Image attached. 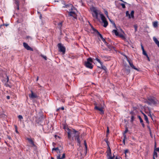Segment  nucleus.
<instances>
[{
	"mask_svg": "<svg viewBox=\"0 0 159 159\" xmlns=\"http://www.w3.org/2000/svg\"><path fill=\"white\" fill-rule=\"evenodd\" d=\"M143 102L149 105H155L158 102L157 100L154 97H148L147 99H144Z\"/></svg>",
	"mask_w": 159,
	"mask_h": 159,
	"instance_id": "obj_1",
	"label": "nucleus"
},
{
	"mask_svg": "<svg viewBox=\"0 0 159 159\" xmlns=\"http://www.w3.org/2000/svg\"><path fill=\"white\" fill-rule=\"evenodd\" d=\"M1 77L2 78L1 80L2 82H6L5 84V85L7 87H8L10 88H11V85L8 84L9 78L8 76H7L6 73H5L2 75H1Z\"/></svg>",
	"mask_w": 159,
	"mask_h": 159,
	"instance_id": "obj_2",
	"label": "nucleus"
},
{
	"mask_svg": "<svg viewBox=\"0 0 159 159\" xmlns=\"http://www.w3.org/2000/svg\"><path fill=\"white\" fill-rule=\"evenodd\" d=\"M93 62V59L91 57H89L87 59L84 63V65L88 68L92 69L93 67V65L92 63Z\"/></svg>",
	"mask_w": 159,
	"mask_h": 159,
	"instance_id": "obj_3",
	"label": "nucleus"
},
{
	"mask_svg": "<svg viewBox=\"0 0 159 159\" xmlns=\"http://www.w3.org/2000/svg\"><path fill=\"white\" fill-rule=\"evenodd\" d=\"M66 132L67 133L68 139H71L72 134L76 135V133H78L77 131L72 128H67V130H66Z\"/></svg>",
	"mask_w": 159,
	"mask_h": 159,
	"instance_id": "obj_4",
	"label": "nucleus"
},
{
	"mask_svg": "<svg viewBox=\"0 0 159 159\" xmlns=\"http://www.w3.org/2000/svg\"><path fill=\"white\" fill-rule=\"evenodd\" d=\"M94 105H95V107L94 109L95 110L98 111H100V114H103L104 113V111L103 110L104 108L102 106L101 104H97L96 103H94Z\"/></svg>",
	"mask_w": 159,
	"mask_h": 159,
	"instance_id": "obj_5",
	"label": "nucleus"
},
{
	"mask_svg": "<svg viewBox=\"0 0 159 159\" xmlns=\"http://www.w3.org/2000/svg\"><path fill=\"white\" fill-rule=\"evenodd\" d=\"M91 11L92 12V14L93 16L95 19L99 20L98 18V10L95 7H93L91 9Z\"/></svg>",
	"mask_w": 159,
	"mask_h": 159,
	"instance_id": "obj_6",
	"label": "nucleus"
},
{
	"mask_svg": "<svg viewBox=\"0 0 159 159\" xmlns=\"http://www.w3.org/2000/svg\"><path fill=\"white\" fill-rule=\"evenodd\" d=\"M100 17L102 21V22L104 23V25L103 26L104 27H106L108 25V23L107 21V20L105 16L102 14H100Z\"/></svg>",
	"mask_w": 159,
	"mask_h": 159,
	"instance_id": "obj_7",
	"label": "nucleus"
},
{
	"mask_svg": "<svg viewBox=\"0 0 159 159\" xmlns=\"http://www.w3.org/2000/svg\"><path fill=\"white\" fill-rule=\"evenodd\" d=\"M57 47L60 52H62L63 54L65 53L66 52V48L61 43H58L57 44Z\"/></svg>",
	"mask_w": 159,
	"mask_h": 159,
	"instance_id": "obj_8",
	"label": "nucleus"
},
{
	"mask_svg": "<svg viewBox=\"0 0 159 159\" xmlns=\"http://www.w3.org/2000/svg\"><path fill=\"white\" fill-rule=\"evenodd\" d=\"M63 7L66 8L69 10V11L72 10H76L73 5L71 4H64V6H63Z\"/></svg>",
	"mask_w": 159,
	"mask_h": 159,
	"instance_id": "obj_9",
	"label": "nucleus"
},
{
	"mask_svg": "<svg viewBox=\"0 0 159 159\" xmlns=\"http://www.w3.org/2000/svg\"><path fill=\"white\" fill-rule=\"evenodd\" d=\"M75 10H72L70 11H67V12L68 13V16H72L73 17L74 19L77 18V15L75 12Z\"/></svg>",
	"mask_w": 159,
	"mask_h": 159,
	"instance_id": "obj_10",
	"label": "nucleus"
},
{
	"mask_svg": "<svg viewBox=\"0 0 159 159\" xmlns=\"http://www.w3.org/2000/svg\"><path fill=\"white\" fill-rule=\"evenodd\" d=\"M126 58H127V57L125 56ZM127 61L128 62L130 66L133 69L137 71H139V70L135 67L134 65L133 64V63L132 62V61L130 59H128V58H127Z\"/></svg>",
	"mask_w": 159,
	"mask_h": 159,
	"instance_id": "obj_11",
	"label": "nucleus"
},
{
	"mask_svg": "<svg viewBox=\"0 0 159 159\" xmlns=\"http://www.w3.org/2000/svg\"><path fill=\"white\" fill-rule=\"evenodd\" d=\"M95 60L100 64L101 65V67H100V68L103 69L105 70H107V68L105 66H103V63L100 61V59H99L97 57H96L95 58Z\"/></svg>",
	"mask_w": 159,
	"mask_h": 159,
	"instance_id": "obj_12",
	"label": "nucleus"
},
{
	"mask_svg": "<svg viewBox=\"0 0 159 159\" xmlns=\"http://www.w3.org/2000/svg\"><path fill=\"white\" fill-rule=\"evenodd\" d=\"M23 46L24 48L28 50L33 51V49L30 47L28 44L25 42L23 43Z\"/></svg>",
	"mask_w": 159,
	"mask_h": 159,
	"instance_id": "obj_13",
	"label": "nucleus"
},
{
	"mask_svg": "<svg viewBox=\"0 0 159 159\" xmlns=\"http://www.w3.org/2000/svg\"><path fill=\"white\" fill-rule=\"evenodd\" d=\"M30 91L31 94H29V97L30 98L34 99L38 98V96L36 94L34 93L32 90Z\"/></svg>",
	"mask_w": 159,
	"mask_h": 159,
	"instance_id": "obj_14",
	"label": "nucleus"
},
{
	"mask_svg": "<svg viewBox=\"0 0 159 159\" xmlns=\"http://www.w3.org/2000/svg\"><path fill=\"white\" fill-rule=\"evenodd\" d=\"M74 137H75V139L77 141L78 143L80 144L81 143V142L80 140L79 134L78 133L77 135H74Z\"/></svg>",
	"mask_w": 159,
	"mask_h": 159,
	"instance_id": "obj_15",
	"label": "nucleus"
},
{
	"mask_svg": "<svg viewBox=\"0 0 159 159\" xmlns=\"http://www.w3.org/2000/svg\"><path fill=\"white\" fill-rule=\"evenodd\" d=\"M106 152L107 157L111 156V151L109 147V148H108Z\"/></svg>",
	"mask_w": 159,
	"mask_h": 159,
	"instance_id": "obj_16",
	"label": "nucleus"
},
{
	"mask_svg": "<svg viewBox=\"0 0 159 159\" xmlns=\"http://www.w3.org/2000/svg\"><path fill=\"white\" fill-rule=\"evenodd\" d=\"M26 139L28 141L29 143L31 145H32L33 143H34V139H31V138H26Z\"/></svg>",
	"mask_w": 159,
	"mask_h": 159,
	"instance_id": "obj_17",
	"label": "nucleus"
},
{
	"mask_svg": "<svg viewBox=\"0 0 159 159\" xmlns=\"http://www.w3.org/2000/svg\"><path fill=\"white\" fill-rule=\"evenodd\" d=\"M63 24V21H61L57 24V27L58 28L60 31L61 30Z\"/></svg>",
	"mask_w": 159,
	"mask_h": 159,
	"instance_id": "obj_18",
	"label": "nucleus"
},
{
	"mask_svg": "<svg viewBox=\"0 0 159 159\" xmlns=\"http://www.w3.org/2000/svg\"><path fill=\"white\" fill-rule=\"evenodd\" d=\"M153 39L155 43L157 45L158 47L159 48V41L155 37H153Z\"/></svg>",
	"mask_w": 159,
	"mask_h": 159,
	"instance_id": "obj_19",
	"label": "nucleus"
},
{
	"mask_svg": "<svg viewBox=\"0 0 159 159\" xmlns=\"http://www.w3.org/2000/svg\"><path fill=\"white\" fill-rule=\"evenodd\" d=\"M125 70L126 74H129L130 72V70L129 68V66H126Z\"/></svg>",
	"mask_w": 159,
	"mask_h": 159,
	"instance_id": "obj_20",
	"label": "nucleus"
},
{
	"mask_svg": "<svg viewBox=\"0 0 159 159\" xmlns=\"http://www.w3.org/2000/svg\"><path fill=\"white\" fill-rule=\"evenodd\" d=\"M65 157V154L63 153L62 154V156L61 157L60 155H59L57 156V159H64Z\"/></svg>",
	"mask_w": 159,
	"mask_h": 159,
	"instance_id": "obj_21",
	"label": "nucleus"
},
{
	"mask_svg": "<svg viewBox=\"0 0 159 159\" xmlns=\"http://www.w3.org/2000/svg\"><path fill=\"white\" fill-rule=\"evenodd\" d=\"M143 114L144 116V120L146 121V123L148 124H149V122L148 121V118L147 116L144 113H143Z\"/></svg>",
	"mask_w": 159,
	"mask_h": 159,
	"instance_id": "obj_22",
	"label": "nucleus"
},
{
	"mask_svg": "<svg viewBox=\"0 0 159 159\" xmlns=\"http://www.w3.org/2000/svg\"><path fill=\"white\" fill-rule=\"evenodd\" d=\"M52 152H53V151H55L57 153H58V152L60 153V151L58 147L53 148L52 149Z\"/></svg>",
	"mask_w": 159,
	"mask_h": 159,
	"instance_id": "obj_23",
	"label": "nucleus"
},
{
	"mask_svg": "<svg viewBox=\"0 0 159 159\" xmlns=\"http://www.w3.org/2000/svg\"><path fill=\"white\" fill-rule=\"evenodd\" d=\"M118 36H119L122 39H123V40H125L126 39V38L125 37V36H124V35L122 34H119V35Z\"/></svg>",
	"mask_w": 159,
	"mask_h": 159,
	"instance_id": "obj_24",
	"label": "nucleus"
},
{
	"mask_svg": "<svg viewBox=\"0 0 159 159\" xmlns=\"http://www.w3.org/2000/svg\"><path fill=\"white\" fill-rule=\"evenodd\" d=\"M112 32L113 33H114L115 35L116 36H118L119 35V33L116 30H113L112 31Z\"/></svg>",
	"mask_w": 159,
	"mask_h": 159,
	"instance_id": "obj_25",
	"label": "nucleus"
},
{
	"mask_svg": "<svg viewBox=\"0 0 159 159\" xmlns=\"http://www.w3.org/2000/svg\"><path fill=\"white\" fill-rule=\"evenodd\" d=\"M106 45L107 46L108 48L111 50H112L113 48H114V47L111 44H107Z\"/></svg>",
	"mask_w": 159,
	"mask_h": 159,
	"instance_id": "obj_26",
	"label": "nucleus"
},
{
	"mask_svg": "<svg viewBox=\"0 0 159 159\" xmlns=\"http://www.w3.org/2000/svg\"><path fill=\"white\" fill-rule=\"evenodd\" d=\"M134 11H131L130 14V18H134Z\"/></svg>",
	"mask_w": 159,
	"mask_h": 159,
	"instance_id": "obj_27",
	"label": "nucleus"
},
{
	"mask_svg": "<svg viewBox=\"0 0 159 159\" xmlns=\"http://www.w3.org/2000/svg\"><path fill=\"white\" fill-rule=\"evenodd\" d=\"M135 119V117L134 116H133V115L132 116H131V118L130 122L132 123H133L134 120Z\"/></svg>",
	"mask_w": 159,
	"mask_h": 159,
	"instance_id": "obj_28",
	"label": "nucleus"
},
{
	"mask_svg": "<svg viewBox=\"0 0 159 159\" xmlns=\"http://www.w3.org/2000/svg\"><path fill=\"white\" fill-rule=\"evenodd\" d=\"M155 157H157V152L154 150V152H153V159H155Z\"/></svg>",
	"mask_w": 159,
	"mask_h": 159,
	"instance_id": "obj_29",
	"label": "nucleus"
},
{
	"mask_svg": "<svg viewBox=\"0 0 159 159\" xmlns=\"http://www.w3.org/2000/svg\"><path fill=\"white\" fill-rule=\"evenodd\" d=\"M153 26L154 27H156L158 26V23L157 21H155L153 23Z\"/></svg>",
	"mask_w": 159,
	"mask_h": 159,
	"instance_id": "obj_30",
	"label": "nucleus"
},
{
	"mask_svg": "<svg viewBox=\"0 0 159 159\" xmlns=\"http://www.w3.org/2000/svg\"><path fill=\"white\" fill-rule=\"evenodd\" d=\"M154 147H155V149H154V150L155 151H156V152H159V148H156V143H155V145H154Z\"/></svg>",
	"mask_w": 159,
	"mask_h": 159,
	"instance_id": "obj_31",
	"label": "nucleus"
},
{
	"mask_svg": "<svg viewBox=\"0 0 159 159\" xmlns=\"http://www.w3.org/2000/svg\"><path fill=\"white\" fill-rule=\"evenodd\" d=\"M124 136V139L123 141V143L124 144H125V140L126 139V135L125 134H123Z\"/></svg>",
	"mask_w": 159,
	"mask_h": 159,
	"instance_id": "obj_32",
	"label": "nucleus"
},
{
	"mask_svg": "<svg viewBox=\"0 0 159 159\" xmlns=\"http://www.w3.org/2000/svg\"><path fill=\"white\" fill-rule=\"evenodd\" d=\"M126 15L127 16H128L129 18H130V14H129V11H127L126 12Z\"/></svg>",
	"mask_w": 159,
	"mask_h": 159,
	"instance_id": "obj_33",
	"label": "nucleus"
},
{
	"mask_svg": "<svg viewBox=\"0 0 159 159\" xmlns=\"http://www.w3.org/2000/svg\"><path fill=\"white\" fill-rule=\"evenodd\" d=\"M15 3L16 6H19V1L18 0H15Z\"/></svg>",
	"mask_w": 159,
	"mask_h": 159,
	"instance_id": "obj_34",
	"label": "nucleus"
},
{
	"mask_svg": "<svg viewBox=\"0 0 159 159\" xmlns=\"http://www.w3.org/2000/svg\"><path fill=\"white\" fill-rule=\"evenodd\" d=\"M97 34L99 35V36L101 38V39H102H102H103V37H102V35L99 32L98 34Z\"/></svg>",
	"mask_w": 159,
	"mask_h": 159,
	"instance_id": "obj_35",
	"label": "nucleus"
},
{
	"mask_svg": "<svg viewBox=\"0 0 159 159\" xmlns=\"http://www.w3.org/2000/svg\"><path fill=\"white\" fill-rule=\"evenodd\" d=\"M14 126L15 129V131L17 134H19V132L17 130V127L16 125H15Z\"/></svg>",
	"mask_w": 159,
	"mask_h": 159,
	"instance_id": "obj_36",
	"label": "nucleus"
},
{
	"mask_svg": "<svg viewBox=\"0 0 159 159\" xmlns=\"http://www.w3.org/2000/svg\"><path fill=\"white\" fill-rule=\"evenodd\" d=\"M138 117L140 120V123H142L143 122V120L142 119V118H141V116H138Z\"/></svg>",
	"mask_w": 159,
	"mask_h": 159,
	"instance_id": "obj_37",
	"label": "nucleus"
},
{
	"mask_svg": "<svg viewBox=\"0 0 159 159\" xmlns=\"http://www.w3.org/2000/svg\"><path fill=\"white\" fill-rule=\"evenodd\" d=\"M101 57L102 58L104 59H108V57L105 56L101 55Z\"/></svg>",
	"mask_w": 159,
	"mask_h": 159,
	"instance_id": "obj_38",
	"label": "nucleus"
},
{
	"mask_svg": "<svg viewBox=\"0 0 159 159\" xmlns=\"http://www.w3.org/2000/svg\"><path fill=\"white\" fill-rule=\"evenodd\" d=\"M61 109L63 110L64 109V107H59L58 109H57V111H58Z\"/></svg>",
	"mask_w": 159,
	"mask_h": 159,
	"instance_id": "obj_39",
	"label": "nucleus"
},
{
	"mask_svg": "<svg viewBox=\"0 0 159 159\" xmlns=\"http://www.w3.org/2000/svg\"><path fill=\"white\" fill-rule=\"evenodd\" d=\"M41 56L43 58H44L45 60H47V57L46 56L41 54Z\"/></svg>",
	"mask_w": 159,
	"mask_h": 159,
	"instance_id": "obj_40",
	"label": "nucleus"
},
{
	"mask_svg": "<svg viewBox=\"0 0 159 159\" xmlns=\"http://www.w3.org/2000/svg\"><path fill=\"white\" fill-rule=\"evenodd\" d=\"M93 31H94L97 34L99 32L95 28H94L93 27Z\"/></svg>",
	"mask_w": 159,
	"mask_h": 159,
	"instance_id": "obj_41",
	"label": "nucleus"
},
{
	"mask_svg": "<svg viewBox=\"0 0 159 159\" xmlns=\"http://www.w3.org/2000/svg\"><path fill=\"white\" fill-rule=\"evenodd\" d=\"M84 146H85V149L87 150V143L86 142V141L85 140H84Z\"/></svg>",
	"mask_w": 159,
	"mask_h": 159,
	"instance_id": "obj_42",
	"label": "nucleus"
},
{
	"mask_svg": "<svg viewBox=\"0 0 159 159\" xmlns=\"http://www.w3.org/2000/svg\"><path fill=\"white\" fill-rule=\"evenodd\" d=\"M143 55H145L146 56L148 55L147 53L145 50L143 51Z\"/></svg>",
	"mask_w": 159,
	"mask_h": 159,
	"instance_id": "obj_43",
	"label": "nucleus"
},
{
	"mask_svg": "<svg viewBox=\"0 0 159 159\" xmlns=\"http://www.w3.org/2000/svg\"><path fill=\"white\" fill-rule=\"evenodd\" d=\"M130 114L131 115V116H132L133 115V116H135V114L134 112L133 111H131L130 112Z\"/></svg>",
	"mask_w": 159,
	"mask_h": 159,
	"instance_id": "obj_44",
	"label": "nucleus"
},
{
	"mask_svg": "<svg viewBox=\"0 0 159 159\" xmlns=\"http://www.w3.org/2000/svg\"><path fill=\"white\" fill-rule=\"evenodd\" d=\"M18 118L20 120H21L23 119V117L22 116L19 115L18 116Z\"/></svg>",
	"mask_w": 159,
	"mask_h": 159,
	"instance_id": "obj_45",
	"label": "nucleus"
},
{
	"mask_svg": "<svg viewBox=\"0 0 159 159\" xmlns=\"http://www.w3.org/2000/svg\"><path fill=\"white\" fill-rule=\"evenodd\" d=\"M105 141L106 142V143H107V146H108V148H109V142H108V141L107 140H105Z\"/></svg>",
	"mask_w": 159,
	"mask_h": 159,
	"instance_id": "obj_46",
	"label": "nucleus"
},
{
	"mask_svg": "<svg viewBox=\"0 0 159 159\" xmlns=\"http://www.w3.org/2000/svg\"><path fill=\"white\" fill-rule=\"evenodd\" d=\"M128 131V129L127 127L126 128L125 131L124 132V134H125Z\"/></svg>",
	"mask_w": 159,
	"mask_h": 159,
	"instance_id": "obj_47",
	"label": "nucleus"
},
{
	"mask_svg": "<svg viewBox=\"0 0 159 159\" xmlns=\"http://www.w3.org/2000/svg\"><path fill=\"white\" fill-rule=\"evenodd\" d=\"M64 129L65 131L67 130V129L69 128L66 125H64Z\"/></svg>",
	"mask_w": 159,
	"mask_h": 159,
	"instance_id": "obj_48",
	"label": "nucleus"
},
{
	"mask_svg": "<svg viewBox=\"0 0 159 159\" xmlns=\"http://www.w3.org/2000/svg\"><path fill=\"white\" fill-rule=\"evenodd\" d=\"M121 5L122 6V8H125V5L123 3H121Z\"/></svg>",
	"mask_w": 159,
	"mask_h": 159,
	"instance_id": "obj_49",
	"label": "nucleus"
},
{
	"mask_svg": "<svg viewBox=\"0 0 159 159\" xmlns=\"http://www.w3.org/2000/svg\"><path fill=\"white\" fill-rule=\"evenodd\" d=\"M114 155L113 157H107L108 159H113L114 158Z\"/></svg>",
	"mask_w": 159,
	"mask_h": 159,
	"instance_id": "obj_50",
	"label": "nucleus"
},
{
	"mask_svg": "<svg viewBox=\"0 0 159 159\" xmlns=\"http://www.w3.org/2000/svg\"><path fill=\"white\" fill-rule=\"evenodd\" d=\"M128 152H129L128 149H126L125 151V155H126V153H128Z\"/></svg>",
	"mask_w": 159,
	"mask_h": 159,
	"instance_id": "obj_51",
	"label": "nucleus"
},
{
	"mask_svg": "<svg viewBox=\"0 0 159 159\" xmlns=\"http://www.w3.org/2000/svg\"><path fill=\"white\" fill-rule=\"evenodd\" d=\"M31 147H36V145L35 144H34V143H33V144H32V145H31Z\"/></svg>",
	"mask_w": 159,
	"mask_h": 159,
	"instance_id": "obj_52",
	"label": "nucleus"
},
{
	"mask_svg": "<svg viewBox=\"0 0 159 159\" xmlns=\"http://www.w3.org/2000/svg\"><path fill=\"white\" fill-rule=\"evenodd\" d=\"M107 134H108L109 133V128L108 127H107Z\"/></svg>",
	"mask_w": 159,
	"mask_h": 159,
	"instance_id": "obj_53",
	"label": "nucleus"
},
{
	"mask_svg": "<svg viewBox=\"0 0 159 159\" xmlns=\"http://www.w3.org/2000/svg\"><path fill=\"white\" fill-rule=\"evenodd\" d=\"M148 116H149L153 120L152 118V116L151 115L150 113H149V114L148 115Z\"/></svg>",
	"mask_w": 159,
	"mask_h": 159,
	"instance_id": "obj_54",
	"label": "nucleus"
},
{
	"mask_svg": "<svg viewBox=\"0 0 159 159\" xmlns=\"http://www.w3.org/2000/svg\"><path fill=\"white\" fill-rule=\"evenodd\" d=\"M141 48L142 49V51L145 50L144 49L143 47V45L142 44H141Z\"/></svg>",
	"mask_w": 159,
	"mask_h": 159,
	"instance_id": "obj_55",
	"label": "nucleus"
},
{
	"mask_svg": "<svg viewBox=\"0 0 159 159\" xmlns=\"http://www.w3.org/2000/svg\"><path fill=\"white\" fill-rule=\"evenodd\" d=\"M105 13L107 15V16L108 17V13L107 11H105Z\"/></svg>",
	"mask_w": 159,
	"mask_h": 159,
	"instance_id": "obj_56",
	"label": "nucleus"
},
{
	"mask_svg": "<svg viewBox=\"0 0 159 159\" xmlns=\"http://www.w3.org/2000/svg\"><path fill=\"white\" fill-rule=\"evenodd\" d=\"M34 149L35 151H36L37 150V147L36 145V147H34Z\"/></svg>",
	"mask_w": 159,
	"mask_h": 159,
	"instance_id": "obj_57",
	"label": "nucleus"
},
{
	"mask_svg": "<svg viewBox=\"0 0 159 159\" xmlns=\"http://www.w3.org/2000/svg\"><path fill=\"white\" fill-rule=\"evenodd\" d=\"M141 123V124L142 127L143 128H144L145 127V125H144V124L143 122L142 123Z\"/></svg>",
	"mask_w": 159,
	"mask_h": 159,
	"instance_id": "obj_58",
	"label": "nucleus"
},
{
	"mask_svg": "<svg viewBox=\"0 0 159 159\" xmlns=\"http://www.w3.org/2000/svg\"><path fill=\"white\" fill-rule=\"evenodd\" d=\"M26 38L27 39H32L31 38V37L29 36H26Z\"/></svg>",
	"mask_w": 159,
	"mask_h": 159,
	"instance_id": "obj_59",
	"label": "nucleus"
},
{
	"mask_svg": "<svg viewBox=\"0 0 159 159\" xmlns=\"http://www.w3.org/2000/svg\"><path fill=\"white\" fill-rule=\"evenodd\" d=\"M146 57H147V59H148V61H150V59H149V57L148 56V55H147L146 56Z\"/></svg>",
	"mask_w": 159,
	"mask_h": 159,
	"instance_id": "obj_60",
	"label": "nucleus"
},
{
	"mask_svg": "<svg viewBox=\"0 0 159 159\" xmlns=\"http://www.w3.org/2000/svg\"><path fill=\"white\" fill-rule=\"evenodd\" d=\"M148 129H149V132H151V129H150V127L149 126H148Z\"/></svg>",
	"mask_w": 159,
	"mask_h": 159,
	"instance_id": "obj_61",
	"label": "nucleus"
},
{
	"mask_svg": "<svg viewBox=\"0 0 159 159\" xmlns=\"http://www.w3.org/2000/svg\"><path fill=\"white\" fill-rule=\"evenodd\" d=\"M7 98L8 99H9L10 98V97L9 96H7Z\"/></svg>",
	"mask_w": 159,
	"mask_h": 159,
	"instance_id": "obj_62",
	"label": "nucleus"
},
{
	"mask_svg": "<svg viewBox=\"0 0 159 159\" xmlns=\"http://www.w3.org/2000/svg\"><path fill=\"white\" fill-rule=\"evenodd\" d=\"M16 6L17 7V9L18 10H19V6Z\"/></svg>",
	"mask_w": 159,
	"mask_h": 159,
	"instance_id": "obj_63",
	"label": "nucleus"
},
{
	"mask_svg": "<svg viewBox=\"0 0 159 159\" xmlns=\"http://www.w3.org/2000/svg\"><path fill=\"white\" fill-rule=\"evenodd\" d=\"M103 42L105 43V44H106V45L107 44H108V43H107V42H106V40L104 42Z\"/></svg>",
	"mask_w": 159,
	"mask_h": 159,
	"instance_id": "obj_64",
	"label": "nucleus"
}]
</instances>
